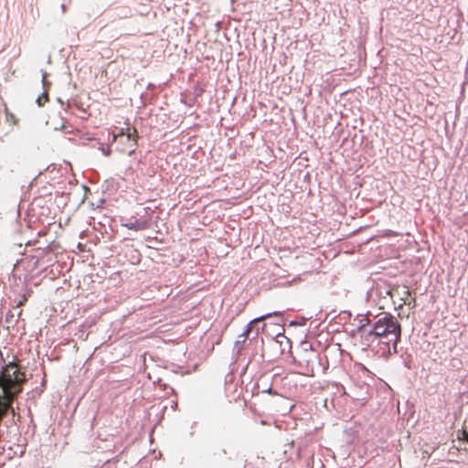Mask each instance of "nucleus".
<instances>
[{"mask_svg": "<svg viewBox=\"0 0 468 468\" xmlns=\"http://www.w3.org/2000/svg\"><path fill=\"white\" fill-rule=\"evenodd\" d=\"M48 100V93L47 92H43L41 95H39L37 100H36V102L38 106H42L44 105L45 102H47Z\"/></svg>", "mask_w": 468, "mask_h": 468, "instance_id": "nucleus-5", "label": "nucleus"}, {"mask_svg": "<svg viewBox=\"0 0 468 468\" xmlns=\"http://www.w3.org/2000/svg\"><path fill=\"white\" fill-rule=\"evenodd\" d=\"M252 324L251 321L247 324L245 330L242 332V334L240 335V337L243 338V341L245 340V338L248 336V335L250 334V332L252 330Z\"/></svg>", "mask_w": 468, "mask_h": 468, "instance_id": "nucleus-8", "label": "nucleus"}, {"mask_svg": "<svg viewBox=\"0 0 468 468\" xmlns=\"http://www.w3.org/2000/svg\"><path fill=\"white\" fill-rule=\"evenodd\" d=\"M273 315H276V313H268V314H265L263 315H261V316H258V317H255L254 319L251 320V323H257V322H260V321H263L269 317H271Z\"/></svg>", "mask_w": 468, "mask_h": 468, "instance_id": "nucleus-6", "label": "nucleus"}, {"mask_svg": "<svg viewBox=\"0 0 468 468\" xmlns=\"http://www.w3.org/2000/svg\"><path fill=\"white\" fill-rule=\"evenodd\" d=\"M135 133L134 129L127 128L125 131L122 130L118 134H114L112 140L115 141L117 137L125 136L127 141L131 143L129 148L127 149L129 154H132L134 150L135 139L133 137V134Z\"/></svg>", "mask_w": 468, "mask_h": 468, "instance_id": "nucleus-3", "label": "nucleus"}, {"mask_svg": "<svg viewBox=\"0 0 468 468\" xmlns=\"http://www.w3.org/2000/svg\"><path fill=\"white\" fill-rule=\"evenodd\" d=\"M125 227L130 229H143L145 228V224L144 223L136 222V223L131 224V225L126 224Z\"/></svg>", "mask_w": 468, "mask_h": 468, "instance_id": "nucleus-7", "label": "nucleus"}, {"mask_svg": "<svg viewBox=\"0 0 468 468\" xmlns=\"http://www.w3.org/2000/svg\"><path fill=\"white\" fill-rule=\"evenodd\" d=\"M24 380V374L18 370L17 365L9 361L4 366L3 354L0 352V418L5 414L13 397Z\"/></svg>", "mask_w": 468, "mask_h": 468, "instance_id": "nucleus-1", "label": "nucleus"}, {"mask_svg": "<svg viewBox=\"0 0 468 468\" xmlns=\"http://www.w3.org/2000/svg\"><path fill=\"white\" fill-rule=\"evenodd\" d=\"M401 334L400 325L396 323L392 317L380 318L374 325L373 329L367 333L371 341H375L378 337L390 336L397 344Z\"/></svg>", "mask_w": 468, "mask_h": 468, "instance_id": "nucleus-2", "label": "nucleus"}, {"mask_svg": "<svg viewBox=\"0 0 468 468\" xmlns=\"http://www.w3.org/2000/svg\"><path fill=\"white\" fill-rule=\"evenodd\" d=\"M290 325H295V323L291 322V323H290Z\"/></svg>", "mask_w": 468, "mask_h": 468, "instance_id": "nucleus-9", "label": "nucleus"}, {"mask_svg": "<svg viewBox=\"0 0 468 468\" xmlns=\"http://www.w3.org/2000/svg\"><path fill=\"white\" fill-rule=\"evenodd\" d=\"M395 294H398L400 297L399 302H396V300H394V303L397 304L399 308H401L404 304L407 303V301L409 300L410 291L407 288H404L401 290V292L396 291L392 297H394Z\"/></svg>", "mask_w": 468, "mask_h": 468, "instance_id": "nucleus-4", "label": "nucleus"}]
</instances>
